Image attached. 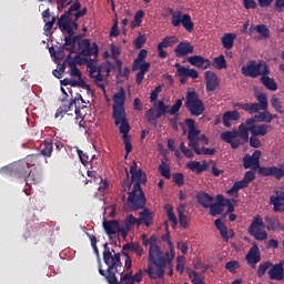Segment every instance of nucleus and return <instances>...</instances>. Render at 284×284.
Listing matches in <instances>:
<instances>
[{"instance_id":"obj_36","label":"nucleus","mask_w":284,"mask_h":284,"mask_svg":"<svg viewBox=\"0 0 284 284\" xmlns=\"http://www.w3.org/2000/svg\"><path fill=\"white\" fill-rule=\"evenodd\" d=\"M176 73L179 78H191L192 80L199 79V73L194 69L183 67Z\"/></svg>"},{"instance_id":"obj_8","label":"nucleus","mask_w":284,"mask_h":284,"mask_svg":"<svg viewBox=\"0 0 284 284\" xmlns=\"http://www.w3.org/2000/svg\"><path fill=\"white\" fill-rule=\"evenodd\" d=\"M83 36L73 34V40L75 43H78V49L80 50V54L82 57H99V45L97 42H93L92 44L90 43L89 39H82Z\"/></svg>"},{"instance_id":"obj_61","label":"nucleus","mask_w":284,"mask_h":284,"mask_svg":"<svg viewBox=\"0 0 284 284\" xmlns=\"http://www.w3.org/2000/svg\"><path fill=\"white\" fill-rule=\"evenodd\" d=\"M270 102H271V106L274 109L275 112L280 114H284V110L282 109L281 101L276 97H272Z\"/></svg>"},{"instance_id":"obj_30","label":"nucleus","mask_w":284,"mask_h":284,"mask_svg":"<svg viewBox=\"0 0 284 284\" xmlns=\"http://www.w3.org/2000/svg\"><path fill=\"white\" fill-rule=\"evenodd\" d=\"M196 201L204 209H209L211 204L214 202V197L206 192L200 191L195 195Z\"/></svg>"},{"instance_id":"obj_26","label":"nucleus","mask_w":284,"mask_h":284,"mask_svg":"<svg viewBox=\"0 0 284 284\" xmlns=\"http://www.w3.org/2000/svg\"><path fill=\"white\" fill-rule=\"evenodd\" d=\"M245 260L250 265H256L261 262V251L256 243L253 244L248 254H246Z\"/></svg>"},{"instance_id":"obj_55","label":"nucleus","mask_w":284,"mask_h":284,"mask_svg":"<svg viewBox=\"0 0 284 284\" xmlns=\"http://www.w3.org/2000/svg\"><path fill=\"white\" fill-rule=\"evenodd\" d=\"M73 102L70 101L68 104H63L62 106H60V109L57 110L54 118L59 119L60 116L63 118V114L68 113L69 111H71V109L73 108Z\"/></svg>"},{"instance_id":"obj_22","label":"nucleus","mask_w":284,"mask_h":284,"mask_svg":"<svg viewBox=\"0 0 284 284\" xmlns=\"http://www.w3.org/2000/svg\"><path fill=\"white\" fill-rule=\"evenodd\" d=\"M216 230L220 232L224 243H230V240L235 237V232L233 230H227L226 225L222 222L221 219L215 220L214 222Z\"/></svg>"},{"instance_id":"obj_2","label":"nucleus","mask_w":284,"mask_h":284,"mask_svg":"<svg viewBox=\"0 0 284 284\" xmlns=\"http://www.w3.org/2000/svg\"><path fill=\"white\" fill-rule=\"evenodd\" d=\"M131 183H134L133 189L129 192L128 203L131 204L132 211H139L146 204L145 194L141 187V184L146 183V173L142 169H138V162H132L130 166Z\"/></svg>"},{"instance_id":"obj_33","label":"nucleus","mask_w":284,"mask_h":284,"mask_svg":"<svg viewBox=\"0 0 284 284\" xmlns=\"http://www.w3.org/2000/svg\"><path fill=\"white\" fill-rule=\"evenodd\" d=\"M240 119V113L239 111H226L223 114V124L225 128H231L232 126V121H237Z\"/></svg>"},{"instance_id":"obj_44","label":"nucleus","mask_w":284,"mask_h":284,"mask_svg":"<svg viewBox=\"0 0 284 284\" xmlns=\"http://www.w3.org/2000/svg\"><path fill=\"white\" fill-rule=\"evenodd\" d=\"M261 83L264 84V87L272 92H275L277 90V84L273 78L262 75Z\"/></svg>"},{"instance_id":"obj_41","label":"nucleus","mask_w":284,"mask_h":284,"mask_svg":"<svg viewBox=\"0 0 284 284\" xmlns=\"http://www.w3.org/2000/svg\"><path fill=\"white\" fill-rule=\"evenodd\" d=\"M162 241L165 242L166 244H169L170 248H171V254L169 252H165V264H171L173 258H174V253H173V245H172V242L170 240V234L166 233L164 235L161 236Z\"/></svg>"},{"instance_id":"obj_64","label":"nucleus","mask_w":284,"mask_h":284,"mask_svg":"<svg viewBox=\"0 0 284 284\" xmlns=\"http://www.w3.org/2000/svg\"><path fill=\"white\" fill-rule=\"evenodd\" d=\"M225 267H226V270H229L232 274H235L236 271H237L239 267H240V264H239V262H236V261L226 262Z\"/></svg>"},{"instance_id":"obj_23","label":"nucleus","mask_w":284,"mask_h":284,"mask_svg":"<svg viewBox=\"0 0 284 284\" xmlns=\"http://www.w3.org/2000/svg\"><path fill=\"white\" fill-rule=\"evenodd\" d=\"M103 229L109 236L119 233L121 236H123V225L120 224L116 220L103 222Z\"/></svg>"},{"instance_id":"obj_42","label":"nucleus","mask_w":284,"mask_h":284,"mask_svg":"<svg viewBox=\"0 0 284 284\" xmlns=\"http://www.w3.org/2000/svg\"><path fill=\"white\" fill-rule=\"evenodd\" d=\"M255 69H256L257 78L267 77L270 74V69L267 67V63L264 61L255 62Z\"/></svg>"},{"instance_id":"obj_7","label":"nucleus","mask_w":284,"mask_h":284,"mask_svg":"<svg viewBox=\"0 0 284 284\" xmlns=\"http://www.w3.org/2000/svg\"><path fill=\"white\" fill-rule=\"evenodd\" d=\"M31 166H36L34 162H26L18 168V176L26 182V185L41 182V174L32 173Z\"/></svg>"},{"instance_id":"obj_57","label":"nucleus","mask_w":284,"mask_h":284,"mask_svg":"<svg viewBox=\"0 0 284 284\" xmlns=\"http://www.w3.org/2000/svg\"><path fill=\"white\" fill-rule=\"evenodd\" d=\"M255 31L261 36L262 39L270 38V30L267 29L266 24H257L255 27Z\"/></svg>"},{"instance_id":"obj_5","label":"nucleus","mask_w":284,"mask_h":284,"mask_svg":"<svg viewBox=\"0 0 284 284\" xmlns=\"http://www.w3.org/2000/svg\"><path fill=\"white\" fill-rule=\"evenodd\" d=\"M185 108L192 116H201L205 112V104L195 90L186 91Z\"/></svg>"},{"instance_id":"obj_62","label":"nucleus","mask_w":284,"mask_h":284,"mask_svg":"<svg viewBox=\"0 0 284 284\" xmlns=\"http://www.w3.org/2000/svg\"><path fill=\"white\" fill-rule=\"evenodd\" d=\"M144 18V11L140 10V11H136L135 14H134V23L131 24V29H135L138 27H140V24L142 23V19Z\"/></svg>"},{"instance_id":"obj_37","label":"nucleus","mask_w":284,"mask_h":284,"mask_svg":"<svg viewBox=\"0 0 284 284\" xmlns=\"http://www.w3.org/2000/svg\"><path fill=\"white\" fill-rule=\"evenodd\" d=\"M250 126L246 124H240L239 125V131H237V138L242 140V143H248L250 141Z\"/></svg>"},{"instance_id":"obj_4","label":"nucleus","mask_w":284,"mask_h":284,"mask_svg":"<svg viewBox=\"0 0 284 284\" xmlns=\"http://www.w3.org/2000/svg\"><path fill=\"white\" fill-rule=\"evenodd\" d=\"M114 105H113V119L116 126L121 125V123H129V120L125 114V101L126 94L123 88L120 89L113 97Z\"/></svg>"},{"instance_id":"obj_14","label":"nucleus","mask_w":284,"mask_h":284,"mask_svg":"<svg viewBox=\"0 0 284 284\" xmlns=\"http://www.w3.org/2000/svg\"><path fill=\"white\" fill-rule=\"evenodd\" d=\"M220 139H222V141H224L225 143H229L232 150H237L240 145L244 144V142L239 139L236 130L223 132L222 134H220Z\"/></svg>"},{"instance_id":"obj_3","label":"nucleus","mask_w":284,"mask_h":284,"mask_svg":"<svg viewBox=\"0 0 284 284\" xmlns=\"http://www.w3.org/2000/svg\"><path fill=\"white\" fill-rule=\"evenodd\" d=\"M149 263L153 266L148 267V274L149 277L153 281H156L158 278L161 280L164 277L165 274L166 260L163 251H161V247L158 245L156 235H152L149 239ZM154 266L156 267V270L154 268Z\"/></svg>"},{"instance_id":"obj_48","label":"nucleus","mask_w":284,"mask_h":284,"mask_svg":"<svg viewBox=\"0 0 284 284\" xmlns=\"http://www.w3.org/2000/svg\"><path fill=\"white\" fill-rule=\"evenodd\" d=\"M181 24L186 32L192 33L194 31V23L192 21V17L189 13L183 14V20Z\"/></svg>"},{"instance_id":"obj_27","label":"nucleus","mask_w":284,"mask_h":284,"mask_svg":"<svg viewBox=\"0 0 284 284\" xmlns=\"http://www.w3.org/2000/svg\"><path fill=\"white\" fill-rule=\"evenodd\" d=\"M122 251H128L129 253L134 254L135 258H141L144 255V250L138 242L124 244Z\"/></svg>"},{"instance_id":"obj_63","label":"nucleus","mask_w":284,"mask_h":284,"mask_svg":"<svg viewBox=\"0 0 284 284\" xmlns=\"http://www.w3.org/2000/svg\"><path fill=\"white\" fill-rule=\"evenodd\" d=\"M172 180L176 186L181 187L184 184V173H173Z\"/></svg>"},{"instance_id":"obj_1","label":"nucleus","mask_w":284,"mask_h":284,"mask_svg":"<svg viewBox=\"0 0 284 284\" xmlns=\"http://www.w3.org/2000/svg\"><path fill=\"white\" fill-rule=\"evenodd\" d=\"M103 262L108 266V270L106 272L102 270L100 262L99 272L101 276L105 278L108 284H135V282L140 283L143 280L141 270L134 275L131 271L124 273L123 264L121 262V253H115V250L110 248L108 243L104 244Z\"/></svg>"},{"instance_id":"obj_10","label":"nucleus","mask_w":284,"mask_h":284,"mask_svg":"<svg viewBox=\"0 0 284 284\" xmlns=\"http://www.w3.org/2000/svg\"><path fill=\"white\" fill-rule=\"evenodd\" d=\"M169 108H170V105L165 104V102L163 100H159L156 109L151 108L146 111L145 120L148 121L149 124L156 128L158 119H161L164 115H166V112H168Z\"/></svg>"},{"instance_id":"obj_24","label":"nucleus","mask_w":284,"mask_h":284,"mask_svg":"<svg viewBox=\"0 0 284 284\" xmlns=\"http://www.w3.org/2000/svg\"><path fill=\"white\" fill-rule=\"evenodd\" d=\"M276 195L270 197L274 212H284V192H275Z\"/></svg>"},{"instance_id":"obj_25","label":"nucleus","mask_w":284,"mask_h":284,"mask_svg":"<svg viewBox=\"0 0 284 284\" xmlns=\"http://www.w3.org/2000/svg\"><path fill=\"white\" fill-rule=\"evenodd\" d=\"M250 130L253 136H265L267 132L273 131L272 124H252Z\"/></svg>"},{"instance_id":"obj_54","label":"nucleus","mask_w":284,"mask_h":284,"mask_svg":"<svg viewBox=\"0 0 284 284\" xmlns=\"http://www.w3.org/2000/svg\"><path fill=\"white\" fill-rule=\"evenodd\" d=\"M151 68V63L146 62V61H142L140 63L133 62L132 65V70L133 71H138L140 70V72L146 73Z\"/></svg>"},{"instance_id":"obj_28","label":"nucleus","mask_w":284,"mask_h":284,"mask_svg":"<svg viewBox=\"0 0 284 284\" xmlns=\"http://www.w3.org/2000/svg\"><path fill=\"white\" fill-rule=\"evenodd\" d=\"M122 225V239H126L129 232L136 225V217L133 214H129L128 217L123 221Z\"/></svg>"},{"instance_id":"obj_53","label":"nucleus","mask_w":284,"mask_h":284,"mask_svg":"<svg viewBox=\"0 0 284 284\" xmlns=\"http://www.w3.org/2000/svg\"><path fill=\"white\" fill-rule=\"evenodd\" d=\"M90 78L94 80L95 85L102 89L103 93L105 94V85L103 83L104 77L102 75V71H98L95 75H90Z\"/></svg>"},{"instance_id":"obj_34","label":"nucleus","mask_w":284,"mask_h":284,"mask_svg":"<svg viewBox=\"0 0 284 284\" xmlns=\"http://www.w3.org/2000/svg\"><path fill=\"white\" fill-rule=\"evenodd\" d=\"M201 131L199 129L189 130L187 132V141H189V148L192 150L199 146V135Z\"/></svg>"},{"instance_id":"obj_47","label":"nucleus","mask_w":284,"mask_h":284,"mask_svg":"<svg viewBox=\"0 0 284 284\" xmlns=\"http://www.w3.org/2000/svg\"><path fill=\"white\" fill-rule=\"evenodd\" d=\"M192 151H193L196 155H199V156H201V155H204V156H213V155H215L216 152H217L216 149H206V148L200 149L199 145H196L195 148H193Z\"/></svg>"},{"instance_id":"obj_11","label":"nucleus","mask_w":284,"mask_h":284,"mask_svg":"<svg viewBox=\"0 0 284 284\" xmlns=\"http://www.w3.org/2000/svg\"><path fill=\"white\" fill-rule=\"evenodd\" d=\"M265 229V224L261 215H255L252 224L248 227V233L255 239V241L263 242L267 240V233L262 231Z\"/></svg>"},{"instance_id":"obj_56","label":"nucleus","mask_w":284,"mask_h":284,"mask_svg":"<svg viewBox=\"0 0 284 284\" xmlns=\"http://www.w3.org/2000/svg\"><path fill=\"white\" fill-rule=\"evenodd\" d=\"M183 17L184 14L182 13V11H175L172 13V20L171 23L174 28H179L181 26V23L183 22Z\"/></svg>"},{"instance_id":"obj_17","label":"nucleus","mask_w":284,"mask_h":284,"mask_svg":"<svg viewBox=\"0 0 284 284\" xmlns=\"http://www.w3.org/2000/svg\"><path fill=\"white\" fill-rule=\"evenodd\" d=\"M82 8L81 2L78 0L74 1L73 4L70 6L69 10L65 11L60 19H58V24H67V26H72L75 23V21L72 20L71 16L73 12H78Z\"/></svg>"},{"instance_id":"obj_13","label":"nucleus","mask_w":284,"mask_h":284,"mask_svg":"<svg viewBox=\"0 0 284 284\" xmlns=\"http://www.w3.org/2000/svg\"><path fill=\"white\" fill-rule=\"evenodd\" d=\"M184 98L175 100L174 104L171 106V109L166 110V114H170L174 118H169L170 125L178 131L179 129V119H180V111L183 105Z\"/></svg>"},{"instance_id":"obj_40","label":"nucleus","mask_w":284,"mask_h":284,"mask_svg":"<svg viewBox=\"0 0 284 284\" xmlns=\"http://www.w3.org/2000/svg\"><path fill=\"white\" fill-rule=\"evenodd\" d=\"M158 171L165 180H171V165L164 160H161Z\"/></svg>"},{"instance_id":"obj_60","label":"nucleus","mask_w":284,"mask_h":284,"mask_svg":"<svg viewBox=\"0 0 284 284\" xmlns=\"http://www.w3.org/2000/svg\"><path fill=\"white\" fill-rule=\"evenodd\" d=\"M268 267H273L272 262L261 263L257 268V277H260V278L263 277L265 275L266 271L268 270Z\"/></svg>"},{"instance_id":"obj_58","label":"nucleus","mask_w":284,"mask_h":284,"mask_svg":"<svg viewBox=\"0 0 284 284\" xmlns=\"http://www.w3.org/2000/svg\"><path fill=\"white\" fill-rule=\"evenodd\" d=\"M69 68H70V75L82 79V72L80 69L77 68V63L74 61L69 62Z\"/></svg>"},{"instance_id":"obj_39","label":"nucleus","mask_w":284,"mask_h":284,"mask_svg":"<svg viewBox=\"0 0 284 284\" xmlns=\"http://www.w3.org/2000/svg\"><path fill=\"white\" fill-rule=\"evenodd\" d=\"M235 39H236L235 33H225L222 38V43H223L224 49L232 50L234 47Z\"/></svg>"},{"instance_id":"obj_52","label":"nucleus","mask_w":284,"mask_h":284,"mask_svg":"<svg viewBox=\"0 0 284 284\" xmlns=\"http://www.w3.org/2000/svg\"><path fill=\"white\" fill-rule=\"evenodd\" d=\"M224 203H212L210 207V214L213 217H216L217 215H221L224 211L223 209Z\"/></svg>"},{"instance_id":"obj_46","label":"nucleus","mask_w":284,"mask_h":284,"mask_svg":"<svg viewBox=\"0 0 284 284\" xmlns=\"http://www.w3.org/2000/svg\"><path fill=\"white\" fill-rule=\"evenodd\" d=\"M256 122L272 123V112L263 110L255 114Z\"/></svg>"},{"instance_id":"obj_50","label":"nucleus","mask_w":284,"mask_h":284,"mask_svg":"<svg viewBox=\"0 0 284 284\" xmlns=\"http://www.w3.org/2000/svg\"><path fill=\"white\" fill-rule=\"evenodd\" d=\"M184 209H185V205L180 204L176 211H178V217H179L180 225H182L183 229H187V217L184 214Z\"/></svg>"},{"instance_id":"obj_31","label":"nucleus","mask_w":284,"mask_h":284,"mask_svg":"<svg viewBox=\"0 0 284 284\" xmlns=\"http://www.w3.org/2000/svg\"><path fill=\"white\" fill-rule=\"evenodd\" d=\"M186 169L191 170L192 172H196V174H201L209 170V164L206 161L202 163L197 161H191L186 163Z\"/></svg>"},{"instance_id":"obj_19","label":"nucleus","mask_w":284,"mask_h":284,"mask_svg":"<svg viewBox=\"0 0 284 284\" xmlns=\"http://www.w3.org/2000/svg\"><path fill=\"white\" fill-rule=\"evenodd\" d=\"M204 79H205L206 92H214L219 89L220 81H219V77L216 75V73H214L212 71H206L204 73Z\"/></svg>"},{"instance_id":"obj_6","label":"nucleus","mask_w":284,"mask_h":284,"mask_svg":"<svg viewBox=\"0 0 284 284\" xmlns=\"http://www.w3.org/2000/svg\"><path fill=\"white\" fill-rule=\"evenodd\" d=\"M255 99L257 102L253 103H240L235 104V108L242 109L251 115L260 113V111H266L268 108V101L265 93L255 94Z\"/></svg>"},{"instance_id":"obj_49","label":"nucleus","mask_w":284,"mask_h":284,"mask_svg":"<svg viewBox=\"0 0 284 284\" xmlns=\"http://www.w3.org/2000/svg\"><path fill=\"white\" fill-rule=\"evenodd\" d=\"M179 43V38L176 37H166L163 38L162 41L158 44V47L168 49L173 47L174 44Z\"/></svg>"},{"instance_id":"obj_38","label":"nucleus","mask_w":284,"mask_h":284,"mask_svg":"<svg viewBox=\"0 0 284 284\" xmlns=\"http://www.w3.org/2000/svg\"><path fill=\"white\" fill-rule=\"evenodd\" d=\"M248 186H250V184L242 179L241 181L235 182V184H233V186H231V189L227 191V194L229 195L236 194V197H237L239 191L244 190Z\"/></svg>"},{"instance_id":"obj_16","label":"nucleus","mask_w":284,"mask_h":284,"mask_svg":"<svg viewBox=\"0 0 284 284\" xmlns=\"http://www.w3.org/2000/svg\"><path fill=\"white\" fill-rule=\"evenodd\" d=\"M51 154H52V144L51 143H44L40 153L31 154V155L27 156V162L34 163V165H40L42 156L50 158Z\"/></svg>"},{"instance_id":"obj_35","label":"nucleus","mask_w":284,"mask_h":284,"mask_svg":"<svg viewBox=\"0 0 284 284\" xmlns=\"http://www.w3.org/2000/svg\"><path fill=\"white\" fill-rule=\"evenodd\" d=\"M143 211H140V219H142L145 227H150L153 224L154 213L150 211V209H146L143 206Z\"/></svg>"},{"instance_id":"obj_45","label":"nucleus","mask_w":284,"mask_h":284,"mask_svg":"<svg viewBox=\"0 0 284 284\" xmlns=\"http://www.w3.org/2000/svg\"><path fill=\"white\" fill-rule=\"evenodd\" d=\"M211 65H213L216 70H226L227 63L225 57L220 54L219 57L214 58L213 62H211Z\"/></svg>"},{"instance_id":"obj_18","label":"nucleus","mask_w":284,"mask_h":284,"mask_svg":"<svg viewBox=\"0 0 284 284\" xmlns=\"http://www.w3.org/2000/svg\"><path fill=\"white\" fill-rule=\"evenodd\" d=\"M119 130L120 133L122 134V140L124 143V151L126 152V156H129V154L132 151V144H131V138L129 135V132L131 131V126L129 124V122H123L119 124Z\"/></svg>"},{"instance_id":"obj_20","label":"nucleus","mask_w":284,"mask_h":284,"mask_svg":"<svg viewBox=\"0 0 284 284\" xmlns=\"http://www.w3.org/2000/svg\"><path fill=\"white\" fill-rule=\"evenodd\" d=\"M175 57L183 58L194 53V47L189 41H182L174 49Z\"/></svg>"},{"instance_id":"obj_32","label":"nucleus","mask_w":284,"mask_h":284,"mask_svg":"<svg viewBox=\"0 0 284 284\" xmlns=\"http://www.w3.org/2000/svg\"><path fill=\"white\" fill-rule=\"evenodd\" d=\"M242 74L246 78L256 79L258 78L256 72V61H250L242 67Z\"/></svg>"},{"instance_id":"obj_59","label":"nucleus","mask_w":284,"mask_h":284,"mask_svg":"<svg viewBox=\"0 0 284 284\" xmlns=\"http://www.w3.org/2000/svg\"><path fill=\"white\" fill-rule=\"evenodd\" d=\"M166 215L169 216V220L172 221L173 227L179 224L176 214L173 213V207L171 204L165 205Z\"/></svg>"},{"instance_id":"obj_21","label":"nucleus","mask_w":284,"mask_h":284,"mask_svg":"<svg viewBox=\"0 0 284 284\" xmlns=\"http://www.w3.org/2000/svg\"><path fill=\"white\" fill-rule=\"evenodd\" d=\"M186 61L192 65L200 70H209L211 67V61L201 55H191L186 58Z\"/></svg>"},{"instance_id":"obj_9","label":"nucleus","mask_w":284,"mask_h":284,"mask_svg":"<svg viewBox=\"0 0 284 284\" xmlns=\"http://www.w3.org/2000/svg\"><path fill=\"white\" fill-rule=\"evenodd\" d=\"M58 28L68 33V37L64 38L62 49L69 51L70 54H74L77 52V42L73 39V34L74 31L78 30V23L74 22L73 24H58Z\"/></svg>"},{"instance_id":"obj_15","label":"nucleus","mask_w":284,"mask_h":284,"mask_svg":"<svg viewBox=\"0 0 284 284\" xmlns=\"http://www.w3.org/2000/svg\"><path fill=\"white\" fill-rule=\"evenodd\" d=\"M258 174L264 178H274L280 181L284 178V170L282 168L272 165V166H261L258 168Z\"/></svg>"},{"instance_id":"obj_51","label":"nucleus","mask_w":284,"mask_h":284,"mask_svg":"<svg viewBox=\"0 0 284 284\" xmlns=\"http://www.w3.org/2000/svg\"><path fill=\"white\" fill-rule=\"evenodd\" d=\"M189 278L192 281V284H203L204 278L195 271L186 268Z\"/></svg>"},{"instance_id":"obj_43","label":"nucleus","mask_w":284,"mask_h":284,"mask_svg":"<svg viewBox=\"0 0 284 284\" xmlns=\"http://www.w3.org/2000/svg\"><path fill=\"white\" fill-rule=\"evenodd\" d=\"M265 222L267 223L266 229L270 232L277 231L281 225V222L276 216H265Z\"/></svg>"},{"instance_id":"obj_12","label":"nucleus","mask_w":284,"mask_h":284,"mask_svg":"<svg viewBox=\"0 0 284 284\" xmlns=\"http://www.w3.org/2000/svg\"><path fill=\"white\" fill-rule=\"evenodd\" d=\"M261 156H262V151L261 150H255L253 152V155L245 154L244 158H243V168H244V170H260V169H262V166H261Z\"/></svg>"},{"instance_id":"obj_29","label":"nucleus","mask_w":284,"mask_h":284,"mask_svg":"<svg viewBox=\"0 0 284 284\" xmlns=\"http://www.w3.org/2000/svg\"><path fill=\"white\" fill-rule=\"evenodd\" d=\"M270 280L271 281H283L284 273H283V263H277L272 266L268 271Z\"/></svg>"}]
</instances>
